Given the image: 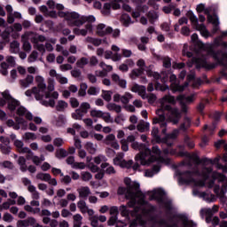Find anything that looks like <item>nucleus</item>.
Here are the masks:
<instances>
[{"label": "nucleus", "instance_id": "f257e3e1", "mask_svg": "<svg viewBox=\"0 0 227 227\" xmlns=\"http://www.w3.org/2000/svg\"><path fill=\"white\" fill-rule=\"evenodd\" d=\"M175 219V223L172 224H169L168 221L161 219L158 222V224L160 226L164 227H196L197 224L194 223V221L189 219V216L185 214L182 213H176L170 217V221H173Z\"/></svg>", "mask_w": 227, "mask_h": 227}, {"label": "nucleus", "instance_id": "f03ea898", "mask_svg": "<svg viewBox=\"0 0 227 227\" xmlns=\"http://www.w3.org/2000/svg\"><path fill=\"white\" fill-rule=\"evenodd\" d=\"M164 196H166V192L162 189L154 190L153 192L150 200H155L158 203H162L164 208L167 210V214L171 215V211L173 210V202L171 200L164 201Z\"/></svg>", "mask_w": 227, "mask_h": 227}, {"label": "nucleus", "instance_id": "7ed1b4c3", "mask_svg": "<svg viewBox=\"0 0 227 227\" xmlns=\"http://www.w3.org/2000/svg\"><path fill=\"white\" fill-rule=\"evenodd\" d=\"M161 108L163 112H168V120L174 125H177L178 121H180V118H182V113L176 107H172L170 105H161Z\"/></svg>", "mask_w": 227, "mask_h": 227}, {"label": "nucleus", "instance_id": "20e7f679", "mask_svg": "<svg viewBox=\"0 0 227 227\" xmlns=\"http://www.w3.org/2000/svg\"><path fill=\"white\" fill-rule=\"evenodd\" d=\"M2 97H4L5 100H7V103H8L7 106L9 111H11V113H13V111H15L17 107L20 106V101L12 97V95L10 94V90H6L4 92H2Z\"/></svg>", "mask_w": 227, "mask_h": 227}, {"label": "nucleus", "instance_id": "39448f33", "mask_svg": "<svg viewBox=\"0 0 227 227\" xmlns=\"http://www.w3.org/2000/svg\"><path fill=\"white\" fill-rule=\"evenodd\" d=\"M177 175L179 176V184H191V182H194V178L192 177V171L185 170V171H178Z\"/></svg>", "mask_w": 227, "mask_h": 227}, {"label": "nucleus", "instance_id": "423d86ee", "mask_svg": "<svg viewBox=\"0 0 227 227\" xmlns=\"http://www.w3.org/2000/svg\"><path fill=\"white\" fill-rule=\"evenodd\" d=\"M156 114H158L159 117H155L153 120V123L154 125L159 123L160 127H168V123L166 122V115L164 114V110L162 107L156 111Z\"/></svg>", "mask_w": 227, "mask_h": 227}, {"label": "nucleus", "instance_id": "0eeeda50", "mask_svg": "<svg viewBox=\"0 0 227 227\" xmlns=\"http://www.w3.org/2000/svg\"><path fill=\"white\" fill-rule=\"evenodd\" d=\"M195 63L197 68H205V70H214L215 68V64L208 63L207 59H197Z\"/></svg>", "mask_w": 227, "mask_h": 227}, {"label": "nucleus", "instance_id": "6e6552de", "mask_svg": "<svg viewBox=\"0 0 227 227\" xmlns=\"http://www.w3.org/2000/svg\"><path fill=\"white\" fill-rule=\"evenodd\" d=\"M203 12L205 15L207 16V22L214 24V26H219V17H217V14L215 12L213 14V16L210 14L212 8H205Z\"/></svg>", "mask_w": 227, "mask_h": 227}, {"label": "nucleus", "instance_id": "1a4fd4ad", "mask_svg": "<svg viewBox=\"0 0 227 227\" xmlns=\"http://www.w3.org/2000/svg\"><path fill=\"white\" fill-rule=\"evenodd\" d=\"M111 33H113V27H107L106 28V25L104 23H100L98 25V27H97L98 36L104 37V36H106V35H111Z\"/></svg>", "mask_w": 227, "mask_h": 227}, {"label": "nucleus", "instance_id": "9d476101", "mask_svg": "<svg viewBox=\"0 0 227 227\" xmlns=\"http://www.w3.org/2000/svg\"><path fill=\"white\" fill-rule=\"evenodd\" d=\"M192 126V120L190 117L184 116L183 120V123L179 126V130L182 132H187L190 127Z\"/></svg>", "mask_w": 227, "mask_h": 227}, {"label": "nucleus", "instance_id": "9b49d317", "mask_svg": "<svg viewBox=\"0 0 227 227\" xmlns=\"http://www.w3.org/2000/svg\"><path fill=\"white\" fill-rule=\"evenodd\" d=\"M153 58L157 59V61H163L164 68H171V58L162 57L156 53H153Z\"/></svg>", "mask_w": 227, "mask_h": 227}, {"label": "nucleus", "instance_id": "f8f14e48", "mask_svg": "<svg viewBox=\"0 0 227 227\" xmlns=\"http://www.w3.org/2000/svg\"><path fill=\"white\" fill-rule=\"evenodd\" d=\"M114 160H117V162H119V166L122 168L130 169V168L134 166V160H132L127 161V160H121V158L116 157Z\"/></svg>", "mask_w": 227, "mask_h": 227}, {"label": "nucleus", "instance_id": "ddd939ff", "mask_svg": "<svg viewBox=\"0 0 227 227\" xmlns=\"http://www.w3.org/2000/svg\"><path fill=\"white\" fill-rule=\"evenodd\" d=\"M112 81L115 82V84H118L120 88H122V90H125V88H127V80L121 79L120 75H118L117 74H112Z\"/></svg>", "mask_w": 227, "mask_h": 227}, {"label": "nucleus", "instance_id": "4468645a", "mask_svg": "<svg viewBox=\"0 0 227 227\" xmlns=\"http://www.w3.org/2000/svg\"><path fill=\"white\" fill-rule=\"evenodd\" d=\"M200 215L201 217H203V215H206V223H212V217H214V212H212L211 208L201 209Z\"/></svg>", "mask_w": 227, "mask_h": 227}, {"label": "nucleus", "instance_id": "2eb2a0df", "mask_svg": "<svg viewBox=\"0 0 227 227\" xmlns=\"http://www.w3.org/2000/svg\"><path fill=\"white\" fill-rule=\"evenodd\" d=\"M121 22H122V26H124V27H129L130 24H134V21H132V18H130V15L127 13L121 15Z\"/></svg>", "mask_w": 227, "mask_h": 227}, {"label": "nucleus", "instance_id": "dca6fc26", "mask_svg": "<svg viewBox=\"0 0 227 227\" xmlns=\"http://www.w3.org/2000/svg\"><path fill=\"white\" fill-rule=\"evenodd\" d=\"M35 81V77L31 74H27L26 79L20 80V84L23 88H28L29 84H33V82Z\"/></svg>", "mask_w": 227, "mask_h": 227}, {"label": "nucleus", "instance_id": "f3484780", "mask_svg": "<svg viewBox=\"0 0 227 227\" xmlns=\"http://www.w3.org/2000/svg\"><path fill=\"white\" fill-rule=\"evenodd\" d=\"M178 102H184V104H192L194 102V96H185V95H179L177 97Z\"/></svg>", "mask_w": 227, "mask_h": 227}, {"label": "nucleus", "instance_id": "a211bd4d", "mask_svg": "<svg viewBox=\"0 0 227 227\" xmlns=\"http://www.w3.org/2000/svg\"><path fill=\"white\" fill-rule=\"evenodd\" d=\"M21 42L23 43V51H25V52H31L32 46L31 43H29V41L27 40V36L22 35Z\"/></svg>", "mask_w": 227, "mask_h": 227}, {"label": "nucleus", "instance_id": "6ab92c4d", "mask_svg": "<svg viewBox=\"0 0 227 227\" xmlns=\"http://www.w3.org/2000/svg\"><path fill=\"white\" fill-rule=\"evenodd\" d=\"M80 198H88L90 194H91V191L90 190V187L83 186L80 190H78Z\"/></svg>", "mask_w": 227, "mask_h": 227}, {"label": "nucleus", "instance_id": "aec40b11", "mask_svg": "<svg viewBox=\"0 0 227 227\" xmlns=\"http://www.w3.org/2000/svg\"><path fill=\"white\" fill-rule=\"evenodd\" d=\"M211 180H214L215 182V180H218V182H225L226 181V176L217 172V171H214L211 175Z\"/></svg>", "mask_w": 227, "mask_h": 227}, {"label": "nucleus", "instance_id": "412c9836", "mask_svg": "<svg viewBox=\"0 0 227 227\" xmlns=\"http://www.w3.org/2000/svg\"><path fill=\"white\" fill-rule=\"evenodd\" d=\"M178 137V129H174L171 133L162 137V143H168V139H176Z\"/></svg>", "mask_w": 227, "mask_h": 227}, {"label": "nucleus", "instance_id": "4be33fe9", "mask_svg": "<svg viewBox=\"0 0 227 227\" xmlns=\"http://www.w3.org/2000/svg\"><path fill=\"white\" fill-rule=\"evenodd\" d=\"M67 107H68V103L64 100H59L56 106V111H58L59 113H63V111H65Z\"/></svg>", "mask_w": 227, "mask_h": 227}, {"label": "nucleus", "instance_id": "5701e85b", "mask_svg": "<svg viewBox=\"0 0 227 227\" xmlns=\"http://www.w3.org/2000/svg\"><path fill=\"white\" fill-rule=\"evenodd\" d=\"M136 162H139L142 166H146L148 164V161L146 160V158H145V153H141L135 156Z\"/></svg>", "mask_w": 227, "mask_h": 227}, {"label": "nucleus", "instance_id": "b1692460", "mask_svg": "<svg viewBox=\"0 0 227 227\" xmlns=\"http://www.w3.org/2000/svg\"><path fill=\"white\" fill-rule=\"evenodd\" d=\"M67 156H68V152H67V150L63 148L57 150L55 153V157H57V159H65V157H67Z\"/></svg>", "mask_w": 227, "mask_h": 227}, {"label": "nucleus", "instance_id": "393cba45", "mask_svg": "<svg viewBox=\"0 0 227 227\" xmlns=\"http://www.w3.org/2000/svg\"><path fill=\"white\" fill-rule=\"evenodd\" d=\"M102 98L106 100V102H111L113 98V92L111 90H102L101 94Z\"/></svg>", "mask_w": 227, "mask_h": 227}, {"label": "nucleus", "instance_id": "a878e982", "mask_svg": "<svg viewBox=\"0 0 227 227\" xmlns=\"http://www.w3.org/2000/svg\"><path fill=\"white\" fill-rule=\"evenodd\" d=\"M184 145L190 149L192 150L196 146L194 144V140L192 139L191 137L185 136L184 137Z\"/></svg>", "mask_w": 227, "mask_h": 227}, {"label": "nucleus", "instance_id": "bb28decb", "mask_svg": "<svg viewBox=\"0 0 227 227\" xmlns=\"http://www.w3.org/2000/svg\"><path fill=\"white\" fill-rule=\"evenodd\" d=\"M36 178L43 182H49V180H51V174L40 172L36 175Z\"/></svg>", "mask_w": 227, "mask_h": 227}, {"label": "nucleus", "instance_id": "cd10ccee", "mask_svg": "<svg viewBox=\"0 0 227 227\" xmlns=\"http://www.w3.org/2000/svg\"><path fill=\"white\" fill-rule=\"evenodd\" d=\"M86 90H88V84L86 82H82L80 84L78 96L79 97H86Z\"/></svg>", "mask_w": 227, "mask_h": 227}, {"label": "nucleus", "instance_id": "c85d7f7f", "mask_svg": "<svg viewBox=\"0 0 227 227\" xmlns=\"http://www.w3.org/2000/svg\"><path fill=\"white\" fill-rule=\"evenodd\" d=\"M148 129H150V123L148 122L145 123V121H143L137 125V129L138 132H145V130H148Z\"/></svg>", "mask_w": 227, "mask_h": 227}, {"label": "nucleus", "instance_id": "c756f323", "mask_svg": "<svg viewBox=\"0 0 227 227\" xmlns=\"http://www.w3.org/2000/svg\"><path fill=\"white\" fill-rule=\"evenodd\" d=\"M88 63H90V59H88V58L82 57L77 60L76 66L78 68H83L86 67V65H88Z\"/></svg>", "mask_w": 227, "mask_h": 227}, {"label": "nucleus", "instance_id": "7c9ffc66", "mask_svg": "<svg viewBox=\"0 0 227 227\" xmlns=\"http://www.w3.org/2000/svg\"><path fill=\"white\" fill-rule=\"evenodd\" d=\"M130 98H132V94H130V92H125L123 96H121V102L127 106V104L130 102Z\"/></svg>", "mask_w": 227, "mask_h": 227}, {"label": "nucleus", "instance_id": "2f4dec72", "mask_svg": "<svg viewBox=\"0 0 227 227\" xmlns=\"http://www.w3.org/2000/svg\"><path fill=\"white\" fill-rule=\"evenodd\" d=\"M81 15L75 12H67V22H73L74 20L80 19Z\"/></svg>", "mask_w": 227, "mask_h": 227}, {"label": "nucleus", "instance_id": "473e14b6", "mask_svg": "<svg viewBox=\"0 0 227 227\" xmlns=\"http://www.w3.org/2000/svg\"><path fill=\"white\" fill-rule=\"evenodd\" d=\"M152 136L155 138L156 143H162V138L159 136V128H153Z\"/></svg>", "mask_w": 227, "mask_h": 227}, {"label": "nucleus", "instance_id": "72a5a7b5", "mask_svg": "<svg viewBox=\"0 0 227 227\" xmlns=\"http://www.w3.org/2000/svg\"><path fill=\"white\" fill-rule=\"evenodd\" d=\"M137 194L130 190V188H129L128 190H126V194H125V199L126 200H136Z\"/></svg>", "mask_w": 227, "mask_h": 227}, {"label": "nucleus", "instance_id": "f704fd0d", "mask_svg": "<svg viewBox=\"0 0 227 227\" xmlns=\"http://www.w3.org/2000/svg\"><path fill=\"white\" fill-rule=\"evenodd\" d=\"M147 17L150 20L151 24H153V21L157 20V19H159V14H157V12H155V11H150L147 13Z\"/></svg>", "mask_w": 227, "mask_h": 227}, {"label": "nucleus", "instance_id": "c9c22d12", "mask_svg": "<svg viewBox=\"0 0 227 227\" xmlns=\"http://www.w3.org/2000/svg\"><path fill=\"white\" fill-rule=\"evenodd\" d=\"M69 24L70 26H76V27H81V26L84 24V18L82 16L80 19L78 18L76 20H74Z\"/></svg>", "mask_w": 227, "mask_h": 227}, {"label": "nucleus", "instance_id": "e433bc0d", "mask_svg": "<svg viewBox=\"0 0 227 227\" xmlns=\"http://www.w3.org/2000/svg\"><path fill=\"white\" fill-rule=\"evenodd\" d=\"M111 8H112L111 4L106 3L103 6V10L101 11V13L103 15H111Z\"/></svg>", "mask_w": 227, "mask_h": 227}, {"label": "nucleus", "instance_id": "4c0bfd02", "mask_svg": "<svg viewBox=\"0 0 227 227\" xmlns=\"http://www.w3.org/2000/svg\"><path fill=\"white\" fill-rule=\"evenodd\" d=\"M186 17H188L192 24H198V17L194 15L192 11H188L186 13Z\"/></svg>", "mask_w": 227, "mask_h": 227}, {"label": "nucleus", "instance_id": "58836bf2", "mask_svg": "<svg viewBox=\"0 0 227 227\" xmlns=\"http://www.w3.org/2000/svg\"><path fill=\"white\" fill-rule=\"evenodd\" d=\"M91 108V106L90 105V103L88 102H83L81 104L80 106V110L82 111V113H83V114H88V110Z\"/></svg>", "mask_w": 227, "mask_h": 227}, {"label": "nucleus", "instance_id": "ea45409f", "mask_svg": "<svg viewBox=\"0 0 227 227\" xmlns=\"http://www.w3.org/2000/svg\"><path fill=\"white\" fill-rule=\"evenodd\" d=\"M85 149L87 150V152H89V153H90V155H94V153L97 152V149L93 147V143L91 142L86 143Z\"/></svg>", "mask_w": 227, "mask_h": 227}, {"label": "nucleus", "instance_id": "a19ab883", "mask_svg": "<svg viewBox=\"0 0 227 227\" xmlns=\"http://www.w3.org/2000/svg\"><path fill=\"white\" fill-rule=\"evenodd\" d=\"M78 208H80L82 214H85L86 210H88V206H86V201L80 200L77 203Z\"/></svg>", "mask_w": 227, "mask_h": 227}, {"label": "nucleus", "instance_id": "79ce46f5", "mask_svg": "<svg viewBox=\"0 0 227 227\" xmlns=\"http://www.w3.org/2000/svg\"><path fill=\"white\" fill-rule=\"evenodd\" d=\"M90 116H92V118H102L104 116V112L100 110H92L90 111Z\"/></svg>", "mask_w": 227, "mask_h": 227}, {"label": "nucleus", "instance_id": "37998d69", "mask_svg": "<svg viewBox=\"0 0 227 227\" xmlns=\"http://www.w3.org/2000/svg\"><path fill=\"white\" fill-rule=\"evenodd\" d=\"M93 178V176L90 172H82V180L83 182H89V180H91Z\"/></svg>", "mask_w": 227, "mask_h": 227}, {"label": "nucleus", "instance_id": "c03bdc74", "mask_svg": "<svg viewBox=\"0 0 227 227\" xmlns=\"http://www.w3.org/2000/svg\"><path fill=\"white\" fill-rule=\"evenodd\" d=\"M0 150H1L2 153H4V155H10V153L12 152V147L6 146V145H3L1 144L0 145Z\"/></svg>", "mask_w": 227, "mask_h": 227}, {"label": "nucleus", "instance_id": "a18cd8bd", "mask_svg": "<svg viewBox=\"0 0 227 227\" xmlns=\"http://www.w3.org/2000/svg\"><path fill=\"white\" fill-rule=\"evenodd\" d=\"M140 187H141V185L139 184V183H134V184L129 187V189H130V190L133 189L134 191H136V192H137V194H143V192H141Z\"/></svg>", "mask_w": 227, "mask_h": 227}, {"label": "nucleus", "instance_id": "49530a36", "mask_svg": "<svg viewBox=\"0 0 227 227\" xmlns=\"http://www.w3.org/2000/svg\"><path fill=\"white\" fill-rule=\"evenodd\" d=\"M27 113V109H26V107L24 106H19L16 114H18V116H26V114Z\"/></svg>", "mask_w": 227, "mask_h": 227}, {"label": "nucleus", "instance_id": "de8ad7c7", "mask_svg": "<svg viewBox=\"0 0 227 227\" xmlns=\"http://www.w3.org/2000/svg\"><path fill=\"white\" fill-rule=\"evenodd\" d=\"M3 40L4 41L5 43H10V32L8 30H4L2 35H1Z\"/></svg>", "mask_w": 227, "mask_h": 227}, {"label": "nucleus", "instance_id": "09e8293b", "mask_svg": "<svg viewBox=\"0 0 227 227\" xmlns=\"http://www.w3.org/2000/svg\"><path fill=\"white\" fill-rule=\"evenodd\" d=\"M120 210H121V215H122V217H127L129 215V209L127 208V206L121 205L120 207Z\"/></svg>", "mask_w": 227, "mask_h": 227}, {"label": "nucleus", "instance_id": "8fccbe9b", "mask_svg": "<svg viewBox=\"0 0 227 227\" xmlns=\"http://www.w3.org/2000/svg\"><path fill=\"white\" fill-rule=\"evenodd\" d=\"M25 139L27 141H29V139H31V141H35L36 135L35 133L27 132V133H25Z\"/></svg>", "mask_w": 227, "mask_h": 227}, {"label": "nucleus", "instance_id": "3c124183", "mask_svg": "<svg viewBox=\"0 0 227 227\" xmlns=\"http://www.w3.org/2000/svg\"><path fill=\"white\" fill-rule=\"evenodd\" d=\"M72 168L74 169H84V168H86V164H84V162H74Z\"/></svg>", "mask_w": 227, "mask_h": 227}, {"label": "nucleus", "instance_id": "603ef678", "mask_svg": "<svg viewBox=\"0 0 227 227\" xmlns=\"http://www.w3.org/2000/svg\"><path fill=\"white\" fill-rule=\"evenodd\" d=\"M63 125H65V115L60 114L57 119V127H61Z\"/></svg>", "mask_w": 227, "mask_h": 227}, {"label": "nucleus", "instance_id": "864d4df0", "mask_svg": "<svg viewBox=\"0 0 227 227\" xmlns=\"http://www.w3.org/2000/svg\"><path fill=\"white\" fill-rule=\"evenodd\" d=\"M83 17V22H88L89 24H91L95 22L96 19L95 16L90 15V16H82Z\"/></svg>", "mask_w": 227, "mask_h": 227}, {"label": "nucleus", "instance_id": "5fc2aeb1", "mask_svg": "<svg viewBox=\"0 0 227 227\" xmlns=\"http://www.w3.org/2000/svg\"><path fill=\"white\" fill-rule=\"evenodd\" d=\"M90 221L92 227H98V217L97 215L90 217Z\"/></svg>", "mask_w": 227, "mask_h": 227}, {"label": "nucleus", "instance_id": "6e6d98bb", "mask_svg": "<svg viewBox=\"0 0 227 227\" xmlns=\"http://www.w3.org/2000/svg\"><path fill=\"white\" fill-rule=\"evenodd\" d=\"M118 3H121V0H114V2L111 3L113 10H120V8H121V5Z\"/></svg>", "mask_w": 227, "mask_h": 227}, {"label": "nucleus", "instance_id": "4d7b16f0", "mask_svg": "<svg viewBox=\"0 0 227 227\" xmlns=\"http://www.w3.org/2000/svg\"><path fill=\"white\" fill-rule=\"evenodd\" d=\"M163 99L168 104H176V99L175 98V96H167L163 98Z\"/></svg>", "mask_w": 227, "mask_h": 227}, {"label": "nucleus", "instance_id": "13d9d810", "mask_svg": "<svg viewBox=\"0 0 227 227\" xmlns=\"http://www.w3.org/2000/svg\"><path fill=\"white\" fill-rule=\"evenodd\" d=\"M70 104H71V107H73V109L79 107V100H77V98H70Z\"/></svg>", "mask_w": 227, "mask_h": 227}, {"label": "nucleus", "instance_id": "bf43d9fd", "mask_svg": "<svg viewBox=\"0 0 227 227\" xmlns=\"http://www.w3.org/2000/svg\"><path fill=\"white\" fill-rule=\"evenodd\" d=\"M141 74L138 69H133L129 74L130 79H136V77H140Z\"/></svg>", "mask_w": 227, "mask_h": 227}, {"label": "nucleus", "instance_id": "052dcab7", "mask_svg": "<svg viewBox=\"0 0 227 227\" xmlns=\"http://www.w3.org/2000/svg\"><path fill=\"white\" fill-rule=\"evenodd\" d=\"M200 164H204L206 166H208V164H212V159L209 158H202L199 159Z\"/></svg>", "mask_w": 227, "mask_h": 227}, {"label": "nucleus", "instance_id": "680f3d73", "mask_svg": "<svg viewBox=\"0 0 227 227\" xmlns=\"http://www.w3.org/2000/svg\"><path fill=\"white\" fill-rule=\"evenodd\" d=\"M54 146L59 148V146H63V138L57 137L53 140Z\"/></svg>", "mask_w": 227, "mask_h": 227}, {"label": "nucleus", "instance_id": "e2e57ef3", "mask_svg": "<svg viewBox=\"0 0 227 227\" xmlns=\"http://www.w3.org/2000/svg\"><path fill=\"white\" fill-rule=\"evenodd\" d=\"M160 29L161 31H166L167 33H168V31H170L171 27L169 26V24L168 22H163L160 25Z\"/></svg>", "mask_w": 227, "mask_h": 227}, {"label": "nucleus", "instance_id": "0e129e2a", "mask_svg": "<svg viewBox=\"0 0 227 227\" xmlns=\"http://www.w3.org/2000/svg\"><path fill=\"white\" fill-rule=\"evenodd\" d=\"M3 166H4L5 168H7V169H13V168H15V167L13 166V163H12V161H10V160H4V161L3 162Z\"/></svg>", "mask_w": 227, "mask_h": 227}, {"label": "nucleus", "instance_id": "69168bd1", "mask_svg": "<svg viewBox=\"0 0 227 227\" xmlns=\"http://www.w3.org/2000/svg\"><path fill=\"white\" fill-rule=\"evenodd\" d=\"M104 175H106V170H104V169L99 170V171L95 175L96 180H102V178H104Z\"/></svg>", "mask_w": 227, "mask_h": 227}, {"label": "nucleus", "instance_id": "338daca9", "mask_svg": "<svg viewBox=\"0 0 227 227\" xmlns=\"http://www.w3.org/2000/svg\"><path fill=\"white\" fill-rule=\"evenodd\" d=\"M88 95H98V91H97V88L94 86H91L87 90Z\"/></svg>", "mask_w": 227, "mask_h": 227}, {"label": "nucleus", "instance_id": "774afa93", "mask_svg": "<svg viewBox=\"0 0 227 227\" xmlns=\"http://www.w3.org/2000/svg\"><path fill=\"white\" fill-rule=\"evenodd\" d=\"M46 38L44 35H40L37 37H34V43H38V42L43 43L45 42Z\"/></svg>", "mask_w": 227, "mask_h": 227}]
</instances>
